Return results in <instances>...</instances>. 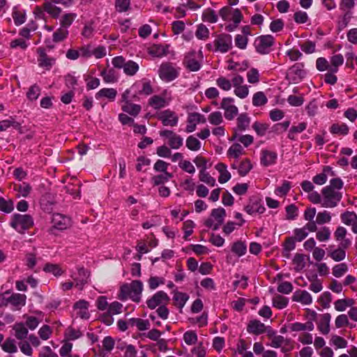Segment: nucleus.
I'll return each instance as SVG.
<instances>
[{"mask_svg":"<svg viewBox=\"0 0 357 357\" xmlns=\"http://www.w3.org/2000/svg\"><path fill=\"white\" fill-rule=\"evenodd\" d=\"M143 290V284L140 280H133L130 284H124L121 287L123 298L130 297L135 302H139Z\"/></svg>","mask_w":357,"mask_h":357,"instance_id":"1","label":"nucleus"},{"mask_svg":"<svg viewBox=\"0 0 357 357\" xmlns=\"http://www.w3.org/2000/svg\"><path fill=\"white\" fill-rule=\"evenodd\" d=\"M33 225L32 217L27 214L15 213L13 215L10 225L20 233L31 228Z\"/></svg>","mask_w":357,"mask_h":357,"instance_id":"2","label":"nucleus"},{"mask_svg":"<svg viewBox=\"0 0 357 357\" xmlns=\"http://www.w3.org/2000/svg\"><path fill=\"white\" fill-rule=\"evenodd\" d=\"M323 195L321 206L325 208H334L340 202L342 195L337 190H332L324 187L321 190Z\"/></svg>","mask_w":357,"mask_h":357,"instance_id":"3","label":"nucleus"},{"mask_svg":"<svg viewBox=\"0 0 357 357\" xmlns=\"http://www.w3.org/2000/svg\"><path fill=\"white\" fill-rule=\"evenodd\" d=\"M214 52L222 54L229 51L232 47V37L227 33H221L216 36L213 41Z\"/></svg>","mask_w":357,"mask_h":357,"instance_id":"4","label":"nucleus"},{"mask_svg":"<svg viewBox=\"0 0 357 357\" xmlns=\"http://www.w3.org/2000/svg\"><path fill=\"white\" fill-rule=\"evenodd\" d=\"M160 78L166 82L175 79L179 75V70L175 66L168 62L162 63L158 69Z\"/></svg>","mask_w":357,"mask_h":357,"instance_id":"5","label":"nucleus"},{"mask_svg":"<svg viewBox=\"0 0 357 357\" xmlns=\"http://www.w3.org/2000/svg\"><path fill=\"white\" fill-rule=\"evenodd\" d=\"M274 38L271 35L261 36L257 38L255 40V47L257 52L265 54L270 52L271 46L273 45Z\"/></svg>","mask_w":357,"mask_h":357,"instance_id":"6","label":"nucleus"},{"mask_svg":"<svg viewBox=\"0 0 357 357\" xmlns=\"http://www.w3.org/2000/svg\"><path fill=\"white\" fill-rule=\"evenodd\" d=\"M201 61L202 52H192L185 56L184 65L189 70L196 72L201 68Z\"/></svg>","mask_w":357,"mask_h":357,"instance_id":"7","label":"nucleus"},{"mask_svg":"<svg viewBox=\"0 0 357 357\" xmlns=\"http://www.w3.org/2000/svg\"><path fill=\"white\" fill-rule=\"evenodd\" d=\"M171 100L172 97L165 91L160 95L151 96L149 100V105L154 109H160L169 105Z\"/></svg>","mask_w":357,"mask_h":357,"instance_id":"8","label":"nucleus"},{"mask_svg":"<svg viewBox=\"0 0 357 357\" xmlns=\"http://www.w3.org/2000/svg\"><path fill=\"white\" fill-rule=\"evenodd\" d=\"M157 118L165 126L174 127L178 122V115L170 109H165L157 114Z\"/></svg>","mask_w":357,"mask_h":357,"instance_id":"9","label":"nucleus"},{"mask_svg":"<svg viewBox=\"0 0 357 357\" xmlns=\"http://www.w3.org/2000/svg\"><path fill=\"white\" fill-rule=\"evenodd\" d=\"M131 89H132V91H134L137 95H144L146 96L152 94L153 92L151 82L146 79H142L135 82L132 85Z\"/></svg>","mask_w":357,"mask_h":357,"instance_id":"10","label":"nucleus"},{"mask_svg":"<svg viewBox=\"0 0 357 357\" xmlns=\"http://www.w3.org/2000/svg\"><path fill=\"white\" fill-rule=\"evenodd\" d=\"M160 135L168 139V144L173 149H179L183 144V139L172 130H165L160 131Z\"/></svg>","mask_w":357,"mask_h":357,"instance_id":"11","label":"nucleus"},{"mask_svg":"<svg viewBox=\"0 0 357 357\" xmlns=\"http://www.w3.org/2000/svg\"><path fill=\"white\" fill-rule=\"evenodd\" d=\"M355 6L354 0H341L340 3V9L345 11L343 15L342 20L339 22V26L342 29L345 28L351 18V13L349 10L352 9Z\"/></svg>","mask_w":357,"mask_h":357,"instance_id":"12","label":"nucleus"},{"mask_svg":"<svg viewBox=\"0 0 357 357\" xmlns=\"http://www.w3.org/2000/svg\"><path fill=\"white\" fill-rule=\"evenodd\" d=\"M169 301L167 294L163 291H159L146 301V304L150 309H155L157 306L165 305Z\"/></svg>","mask_w":357,"mask_h":357,"instance_id":"13","label":"nucleus"},{"mask_svg":"<svg viewBox=\"0 0 357 357\" xmlns=\"http://www.w3.org/2000/svg\"><path fill=\"white\" fill-rule=\"evenodd\" d=\"M234 98H224L221 102V108L225 110V116L228 120L233 119L238 114V109L233 105Z\"/></svg>","mask_w":357,"mask_h":357,"instance_id":"14","label":"nucleus"},{"mask_svg":"<svg viewBox=\"0 0 357 357\" xmlns=\"http://www.w3.org/2000/svg\"><path fill=\"white\" fill-rule=\"evenodd\" d=\"M206 121L205 116L199 113H189L187 119L188 124L185 128V131L188 133L192 132L195 130L197 124L200 123H204Z\"/></svg>","mask_w":357,"mask_h":357,"instance_id":"15","label":"nucleus"},{"mask_svg":"<svg viewBox=\"0 0 357 357\" xmlns=\"http://www.w3.org/2000/svg\"><path fill=\"white\" fill-rule=\"evenodd\" d=\"M52 223L55 229L64 230L70 226L71 222L70 218L61 213H55L52 215Z\"/></svg>","mask_w":357,"mask_h":357,"instance_id":"16","label":"nucleus"},{"mask_svg":"<svg viewBox=\"0 0 357 357\" xmlns=\"http://www.w3.org/2000/svg\"><path fill=\"white\" fill-rule=\"evenodd\" d=\"M288 75L294 82H298L305 75V71L302 64L296 63L289 70Z\"/></svg>","mask_w":357,"mask_h":357,"instance_id":"17","label":"nucleus"},{"mask_svg":"<svg viewBox=\"0 0 357 357\" xmlns=\"http://www.w3.org/2000/svg\"><path fill=\"white\" fill-rule=\"evenodd\" d=\"M293 301L301 303L303 305H310L312 303L311 294L305 290L296 291L292 298Z\"/></svg>","mask_w":357,"mask_h":357,"instance_id":"18","label":"nucleus"},{"mask_svg":"<svg viewBox=\"0 0 357 357\" xmlns=\"http://www.w3.org/2000/svg\"><path fill=\"white\" fill-rule=\"evenodd\" d=\"M74 307L77 310V314L83 319H88L90 314L88 312L89 303L84 300L77 301Z\"/></svg>","mask_w":357,"mask_h":357,"instance_id":"19","label":"nucleus"},{"mask_svg":"<svg viewBox=\"0 0 357 357\" xmlns=\"http://www.w3.org/2000/svg\"><path fill=\"white\" fill-rule=\"evenodd\" d=\"M245 210L250 215L255 213L261 214L265 211V207L259 200L255 199L250 201V204L245 206Z\"/></svg>","mask_w":357,"mask_h":357,"instance_id":"20","label":"nucleus"},{"mask_svg":"<svg viewBox=\"0 0 357 357\" xmlns=\"http://www.w3.org/2000/svg\"><path fill=\"white\" fill-rule=\"evenodd\" d=\"M116 95L117 91L116 89L113 88H104L97 92L95 97L97 100L107 98L110 101H114Z\"/></svg>","mask_w":357,"mask_h":357,"instance_id":"21","label":"nucleus"},{"mask_svg":"<svg viewBox=\"0 0 357 357\" xmlns=\"http://www.w3.org/2000/svg\"><path fill=\"white\" fill-rule=\"evenodd\" d=\"M226 216L225 210L219 207L218 208H214L211 211V217L214 218L215 221V225H214V230H217L219 227L223 223L225 217Z\"/></svg>","mask_w":357,"mask_h":357,"instance_id":"22","label":"nucleus"},{"mask_svg":"<svg viewBox=\"0 0 357 357\" xmlns=\"http://www.w3.org/2000/svg\"><path fill=\"white\" fill-rule=\"evenodd\" d=\"M331 316L329 313H325L321 315L319 323L318 324L317 328L319 331L323 335H327L330 332V323Z\"/></svg>","mask_w":357,"mask_h":357,"instance_id":"23","label":"nucleus"},{"mask_svg":"<svg viewBox=\"0 0 357 357\" xmlns=\"http://www.w3.org/2000/svg\"><path fill=\"white\" fill-rule=\"evenodd\" d=\"M277 159V154L273 151H262L261 157V163L267 167L275 163Z\"/></svg>","mask_w":357,"mask_h":357,"instance_id":"24","label":"nucleus"},{"mask_svg":"<svg viewBox=\"0 0 357 357\" xmlns=\"http://www.w3.org/2000/svg\"><path fill=\"white\" fill-rule=\"evenodd\" d=\"M248 332L255 335H259L265 332V325L258 320H253L250 322L248 326Z\"/></svg>","mask_w":357,"mask_h":357,"instance_id":"25","label":"nucleus"},{"mask_svg":"<svg viewBox=\"0 0 357 357\" xmlns=\"http://www.w3.org/2000/svg\"><path fill=\"white\" fill-rule=\"evenodd\" d=\"M121 109L124 112L131 116H136L141 112L142 107L139 105L134 104L131 102H126V103L122 105Z\"/></svg>","mask_w":357,"mask_h":357,"instance_id":"26","label":"nucleus"},{"mask_svg":"<svg viewBox=\"0 0 357 357\" xmlns=\"http://www.w3.org/2000/svg\"><path fill=\"white\" fill-rule=\"evenodd\" d=\"M26 296L21 294H13L8 296L9 303L16 307H21L26 304Z\"/></svg>","mask_w":357,"mask_h":357,"instance_id":"27","label":"nucleus"},{"mask_svg":"<svg viewBox=\"0 0 357 357\" xmlns=\"http://www.w3.org/2000/svg\"><path fill=\"white\" fill-rule=\"evenodd\" d=\"M168 45H155L149 50V54L155 57H162L168 53Z\"/></svg>","mask_w":357,"mask_h":357,"instance_id":"28","label":"nucleus"},{"mask_svg":"<svg viewBox=\"0 0 357 357\" xmlns=\"http://www.w3.org/2000/svg\"><path fill=\"white\" fill-rule=\"evenodd\" d=\"M220 173L218 181L220 183H225L231 178V174L227 171V166L223 163H219L215 167Z\"/></svg>","mask_w":357,"mask_h":357,"instance_id":"29","label":"nucleus"},{"mask_svg":"<svg viewBox=\"0 0 357 357\" xmlns=\"http://www.w3.org/2000/svg\"><path fill=\"white\" fill-rule=\"evenodd\" d=\"M13 127L16 130H20L21 123L16 121L13 117L0 121V131H6L9 128Z\"/></svg>","mask_w":357,"mask_h":357,"instance_id":"30","label":"nucleus"},{"mask_svg":"<svg viewBox=\"0 0 357 357\" xmlns=\"http://www.w3.org/2000/svg\"><path fill=\"white\" fill-rule=\"evenodd\" d=\"M307 128V123L301 122L298 126H293L290 128L288 132V138L291 140H295L297 134L301 133Z\"/></svg>","mask_w":357,"mask_h":357,"instance_id":"31","label":"nucleus"},{"mask_svg":"<svg viewBox=\"0 0 357 357\" xmlns=\"http://www.w3.org/2000/svg\"><path fill=\"white\" fill-rule=\"evenodd\" d=\"M202 19L204 22L213 24L218 22V16L214 10L208 8L203 11Z\"/></svg>","mask_w":357,"mask_h":357,"instance_id":"32","label":"nucleus"},{"mask_svg":"<svg viewBox=\"0 0 357 357\" xmlns=\"http://www.w3.org/2000/svg\"><path fill=\"white\" fill-rule=\"evenodd\" d=\"M44 10L54 18H57L61 13V9L52 2H45L43 4Z\"/></svg>","mask_w":357,"mask_h":357,"instance_id":"33","label":"nucleus"},{"mask_svg":"<svg viewBox=\"0 0 357 357\" xmlns=\"http://www.w3.org/2000/svg\"><path fill=\"white\" fill-rule=\"evenodd\" d=\"M1 349L3 351L9 354H14L17 351L16 342L11 337H8L5 340V342L1 344Z\"/></svg>","mask_w":357,"mask_h":357,"instance_id":"34","label":"nucleus"},{"mask_svg":"<svg viewBox=\"0 0 357 357\" xmlns=\"http://www.w3.org/2000/svg\"><path fill=\"white\" fill-rule=\"evenodd\" d=\"M330 62L329 70L332 73H336L338 70V67L343 64L344 57L340 54H335L331 58Z\"/></svg>","mask_w":357,"mask_h":357,"instance_id":"35","label":"nucleus"},{"mask_svg":"<svg viewBox=\"0 0 357 357\" xmlns=\"http://www.w3.org/2000/svg\"><path fill=\"white\" fill-rule=\"evenodd\" d=\"M100 75L106 83H114L118 79L117 74L113 68L103 70Z\"/></svg>","mask_w":357,"mask_h":357,"instance_id":"36","label":"nucleus"},{"mask_svg":"<svg viewBox=\"0 0 357 357\" xmlns=\"http://www.w3.org/2000/svg\"><path fill=\"white\" fill-rule=\"evenodd\" d=\"M15 335L17 340H22L25 339L28 335V330L22 323H17L13 326Z\"/></svg>","mask_w":357,"mask_h":357,"instance_id":"37","label":"nucleus"},{"mask_svg":"<svg viewBox=\"0 0 357 357\" xmlns=\"http://www.w3.org/2000/svg\"><path fill=\"white\" fill-rule=\"evenodd\" d=\"M78 274L79 278L74 279L75 281V286L79 289H82L84 285L88 282L89 274L84 268L79 269Z\"/></svg>","mask_w":357,"mask_h":357,"instance_id":"38","label":"nucleus"},{"mask_svg":"<svg viewBox=\"0 0 357 357\" xmlns=\"http://www.w3.org/2000/svg\"><path fill=\"white\" fill-rule=\"evenodd\" d=\"M129 324L131 326H136L139 331H146L150 327V323L148 320L139 318L130 319Z\"/></svg>","mask_w":357,"mask_h":357,"instance_id":"39","label":"nucleus"},{"mask_svg":"<svg viewBox=\"0 0 357 357\" xmlns=\"http://www.w3.org/2000/svg\"><path fill=\"white\" fill-rule=\"evenodd\" d=\"M139 66L136 62L129 60L126 61L123 68V73L128 76L135 75L139 70Z\"/></svg>","mask_w":357,"mask_h":357,"instance_id":"40","label":"nucleus"},{"mask_svg":"<svg viewBox=\"0 0 357 357\" xmlns=\"http://www.w3.org/2000/svg\"><path fill=\"white\" fill-rule=\"evenodd\" d=\"M268 98L263 91H258L254 93L252 96V105L255 107H260L266 105Z\"/></svg>","mask_w":357,"mask_h":357,"instance_id":"41","label":"nucleus"},{"mask_svg":"<svg viewBox=\"0 0 357 357\" xmlns=\"http://www.w3.org/2000/svg\"><path fill=\"white\" fill-rule=\"evenodd\" d=\"M188 298L189 296L186 294L178 291L175 292L173 297L175 305L180 309H182L184 307Z\"/></svg>","mask_w":357,"mask_h":357,"instance_id":"42","label":"nucleus"},{"mask_svg":"<svg viewBox=\"0 0 357 357\" xmlns=\"http://www.w3.org/2000/svg\"><path fill=\"white\" fill-rule=\"evenodd\" d=\"M186 146L192 151H197L201 149V142L193 135L189 136L185 141Z\"/></svg>","mask_w":357,"mask_h":357,"instance_id":"43","label":"nucleus"},{"mask_svg":"<svg viewBox=\"0 0 357 357\" xmlns=\"http://www.w3.org/2000/svg\"><path fill=\"white\" fill-rule=\"evenodd\" d=\"M353 304L352 299H339L334 303V307L338 312H343Z\"/></svg>","mask_w":357,"mask_h":357,"instance_id":"44","label":"nucleus"},{"mask_svg":"<svg viewBox=\"0 0 357 357\" xmlns=\"http://www.w3.org/2000/svg\"><path fill=\"white\" fill-rule=\"evenodd\" d=\"M341 220L344 225H351L357 220V215L353 211H345L341 214Z\"/></svg>","mask_w":357,"mask_h":357,"instance_id":"45","label":"nucleus"},{"mask_svg":"<svg viewBox=\"0 0 357 357\" xmlns=\"http://www.w3.org/2000/svg\"><path fill=\"white\" fill-rule=\"evenodd\" d=\"M295 239L294 237H288L286 238L283 247V255L286 257H289V252L294 250L296 248Z\"/></svg>","mask_w":357,"mask_h":357,"instance_id":"46","label":"nucleus"},{"mask_svg":"<svg viewBox=\"0 0 357 357\" xmlns=\"http://www.w3.org/2000/svg\"><path fill=\"white\" fill-rule=\"evenodd\" d=\"M209 29L204 24H199L197 25L195 36L198 39L205 40L209 38Z\"/></svg>","mask_w":357,"mask_h":357,"instance_id":"47","label":"nucleus"},{"mask_svg":"<svg viewBox=\"0 0 357 357\" xmlns=\"http://www.w3.org/2000/svg\"><path fill=\"white\" fill-rule=\"evenodd\" d=\"M250 119L246 114H241L237 118V128L238 130H245L250 125Z\"/></svg>","mask_w":357,"mask_h":357,"instance_id":"48","label":"nucleus"},{"mask_svg":"<svg viewBox=\"0 0 357 357\" xmlns=\"http://www.w3.org/2000/svg\"><path fill=\"white\" fill-rule=\"evenodd\" d=\"M199 178L201 181L205 183L209 186H214L215 184V179L212 177L206 170L200 169L199 173Z\"/></svg>","mask_w":357,"mask_h":357,"instance_id":"49","label":"nucleus"},{"mask_svg":"<svg viewBox=\"0 0 357 357\" xmlns=\"http://www.w3.org/2000/svg\"><path fill=\"white\" fill-rule=\"evenodd\" d=\"M76 17L77 15L75 13H70L64 14L60 19L61 26L68 29L72 24Z\"/></svg>","mask_w":357,"mask_h":357,"instance_id":"50","label":"nucleus"},{"mask_svg":"<svg viewBox=\"0 0 357 357\" xmlns=\"http://www.w3.org/2000/svg\"><path fill=\"white\" fill-rule=\"evenodd\" d=\"M331 171V168L328 166L324 168L323 172L314 176L312 181L314 183L321 185L324 184L327 181L326 173Z\"/></svg>","mask_w":357,"mask_h":357,"instance_id":"51","label":"nucleus"},{"mask_svg":"<svg viewBox=\"0 0 357 357\" xmlns=\"http://www.w3.org/2000/svg\"><path fill=\"white\" fill-rule=\"evenodd\" d=\"M330 131L333 134L346 135L348 134L349 128L344 124H333L330 128Z\"/></svg>","mask_w":357,"mask_h":357,"instance_id":"52","label":"nucleus"},{"mask_svg":"<svg viewBox=\"0 0 357 357\" xmlns=\"http://www.w3.org/2000/svg\"><path fill=\"white\" fill-rule=\"evenodd\" d=\"M31 186L26 183H22V184L15 185V190L18 192L17 197H26L29 195L31 191Z\"/></svg>","mask_w":357,"mask_h":357,"instance_id":"53","label":"nucleus"},{"mask_svg":"<svg viewBox=\"0 0 357 357\" xmlns=\"http://www.w3.org/2000/svg\"><path fill=\"white\" fill-rule=\"evenodd\" d=\"M348 271V266L345 263L337 264L333 267L332 273L335 278H341Z\"/></svg>","mask_w":357,"mask_h":357,"instance_id":"54","label":"nucleus"},{"mask_svg":"<svg viewBox=\"0 0 357 357\" xmlns=\"http://www.w3.org/2000/svg\"><path fill=\"white\" fill-rule=\"evenodd\" d=\"M293 263L295 265V271H301L305 266V256L303 254H296L293 259Z\"/></svg>","mask_w":357,"mask_h":357,"instance_id":"55","label":"nucleus"},{"mask_svg":"<svg viewBox=\"0 0 357 357\" xmlns=\"http://www.w3.org/2000/svg\"><path fill=\"white\" fill-rule=\"evenodd\" d=\"M171 178H172V174L171 173L165 172L160 175L154 176L152 178V181L155 185H159L167 182Z\"/></svg>","mask_w":357,"mask_h":357,"instance_id":"56","label":"nucleus"},{"mask_svg":"<svg viewBox=\"0 0 357 357\" xmlns=\"http://www.w3.org/2000/svg\"><path fill=\"white\" fill-rule=\"evenodd\" d=\"M247 247L241 241L235 242L231 247V251L235 253L237 256L241 257L246 252Z\"/></svg>","mask_w":357,"mask_h":357,"instance_id":"57","label":"nucleus"},{"mask_svg":"<svg viewBox=\"0 0 357 357\" xmlns=\"http://www.w3.org/2000/svg\"><path fill=\"white\" fill-rule=\"evenodd\" d=\"M243 151V149L241 145L239 144H234L228 149L227 154L229 156L238 158L240 155H242Z\"/></svg>","mask_w":357,"mask_h":357,"instance_id":"58","label":"nucleus"},{"mask_svg":"<svg viewBox=\"0 0 357 357\" xmlns=\"http://www.w3.org/2000/svg\"><path fill=\"white\" fill-rule=\"evenodd\" d=\"M328 256L335 261H340L345 259L346 252L342 248H338L330 252Z\"/></svg>","mask_w":357,"mask_h":357,"instance_id":"59","label":"nucleus"},{"mask_svg":"<svg viewBox=\"0 0 357 357\" xmlns=\"http://www.w3.org/2000/svg\"><path fill=\"white\" fill-rule=\"evenodd\" d=\"M331 220V215L330 212L327 211H324L322 212H319L317 215L316 222L318 225H324L325 223H328Z\"/></svg>","mask_w":357,"mask_h":357,"instance_id":"60","label":"nucleus"},{"mask_svg":"<svg viewBox=\"0 0 357 357\" xmlns=\"http://www.w3.org/2000/svg\"><path fill=\"white\" fill-rule=\"evenodd\" d=\"M68 34L67 29L61 26L53 34V40L56 43L62 41L64 40Z\"/></svg>","mask_w":357,"mask_h":357,"instance_id":"61","label":"nucleus"},{"mask_svg":"<svg viewBox=\"0 0 357 357\" xmlns=\"http://www.w3.org/2000/svg\"><path fill=\"white\" fill-rule=\"evenodd\" d=\"M252 166L250 163V161L248 160H245L242 161L238 168V172L241 176H245L248 174V172L251 170Z\"/></svg>","mask_w":357,"mask_h":357,"instance_id":"62","label":"nucleus"},{"mask_svg":"<svg viewBox=\"0 0 357 357\" xmlns=\"http://www.w3.org/2000/svg\"><path fill=\"white\" fill-rule=\"evenodd\" d=\"M288 304V299L282 296L278 295L273 298V305L278 309L284 308Z\"/></svg>","mask_w":357,"mask_h":357,"instance_id":"63","label":"nucleus"},{"mask_svg":"<svg viewBox=\"0 0 357 357\" xmlns=\"http://www.w3.org/2000/svg\"><path fill=\"white\" fill-rule=\"evenodd\" d=\"M316 237L321 242L327 241L331 237V231L329 228L326 227H322L317 232Z\"/></svg>","mask_w":357,"mask_h":357,"instance_id":"64","label":"nucleus"}]
</instances>
